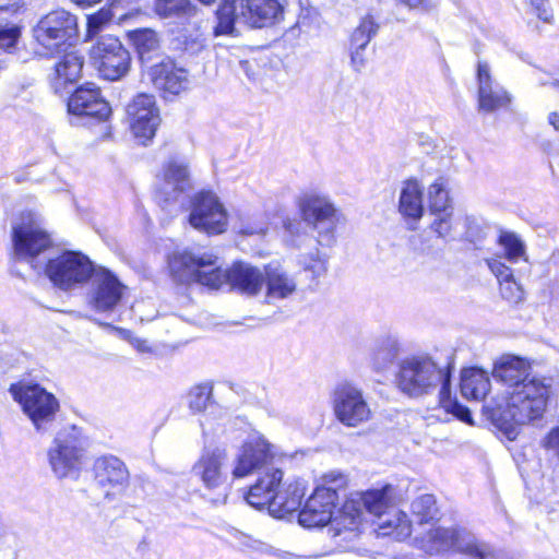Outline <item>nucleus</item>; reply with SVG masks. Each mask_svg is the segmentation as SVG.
<instances>
[{
    "mask_svg": "<svg viewBox=\"0 0 559 559\" xmlns=\"http://www.w3.org/2000/svg\"><path fill=\"white\" fill-rule=\"evenodd\" d=\"M428 200L432 213L447 212L451 207L447 179L439 177L429 186Z\"/></svg>",
    "mask_w": 559,
    "mask_h": 559,
    "instance_id": "35",
    "label": "nucleus"
},
{
    "mask_svg": "<svg viewBox=\"0 0 559 559\" xmlns=\"http://www.w3.org/2000/svg\"><path fill=\"white\" fill-rule=\"evenodd\" d=\"M131 132L140 143L151 141L160 123L159 110L153 95L139 94L127 106Z\"/></svg>",
    "mask_w": 559,
    "mask_h": 559,
    "instance_id": "16",
    "label": "nucleus"
},
{
    "mask_svg": "<svg viewBox=\"0 0 559 559\" xmlns=\"http://www.w3.org/2000/svg\"><path fill=\"white\" fill-rule=\"evenodd\" d=\"M399 343L392 336L377 340L370 352V362L378 370L388 369L399 356Z\"/></svg>",
    "mask_w": 559,
    "mask_h": 559,
    "instance_id": "33",
    "label": "nucleus"
},
{
    "mask_svg": "<svg viewBox=\"0 0 559 559\" xmlns=\"http://www.w3.org/2000/svg\"><path fill=\"white\" fill-rule=\"evenodd\" d=\"M436 218L431 223V229L440 237L445 238L451 235L452 231V214L447 212L435 213Z\"/></svg>",
    "mask_w": 559,
    "mask_h": 559,
    "instance_id": "42",
    "label": "nucleus"
},
{
    "mask_svg": "<svg viewBox=\"0 0 559 559\" xmlns=\"http://www.w3.org/2000/svg\"><path fill=\"white\" fill-rule=\"evenodd\" d=\"M7 97L10 100H15L20 97L26 102L29 100L26 86L23 84H11L7 90Z\"/></svg>",
    "mask_w": 559,
    "mask_h": 559,
    "instance_id": "48",
    "label": "nucleus"
},
{
    "mask_svg": "<svg viewBox=\"0 0 559 559\" xmlns=\"http://www.w3.org/2000/svg\"><path fill=\"white\" fill-rule=\"evenodd\" d=\"M378 31L379 24L372 15L367 14L352 33L350 44L358 48H366Z\"/></svg>",
    "mask_w": 559,
    "mask_h": 559,
    "instance_id": "37",
    "label": "nucleus"
},
{
    "mask_svg": "<svg viewBox=\"0 0 559 559\" xmlns=\"http://www.w3.org/2000/svg\"><path fill=\"white\" fill-rule=\"evenodd\" d=\"M200 2L204 3V4H212L215 2V0H199Z\"/></svg>",
    "mask_w": 559,
    "mask_h": 559,
    "instance_id": "56",
    "label": "nucleus"
},
{
    "mask_svg": "<svg viewBox=\"0 0 559 559\" xmlns=\"http://www.w3.org/2000/svg\"><path fill=\"white\" fill-rule=\"evenodd\" d=\"M168 264L173 278L181 284L195 283L210 289L230 284L233 288L249 296L257 295L264 284V272L258 267L238 262L229 270H223L217 257L212 253L175 252Z\"/></svg>",
    "mask_w": 559,
    "mask_h": 559,
    "instance_id": "1",
    "label": "nucleus"
},
{
    "mask_svg": "<svg viewBox=\"0 0 559 559\" xmlns=\"http://www.w3.org/2000/svg\"><path fill=\"white\" fill-rule=\"evenodd\" d=\"M282 0H223L216 12L215 35H234L235 23L252 27L272 25L283 19Z\"/></svg>",
    "mask_w": 559,
    "mask_h": 559,
    "instance_id": "6",
    "label": "nucleus"
},
{
    "mask_svg": "<svg viewBox=\"0 0 559 559\" xmlns=\"http://www.w3.org/2000/svg\"><path fill=\"white\" fill-rule=\"evenodd\" d=\"M491 273L500 285V294L510 304H519L524 299V289L514 278V271L506 262H501V255L485 260Z\"/></svg>",
    "mask_w": 559,
    "mask_h": 559,
    "instance_id": "28",
    "label": "nucleus"
},
{
    "mask_svg": "<svg viewBox=\"0 0 559 559\" xmlns=\"http://www.w3.org/2000/svg\"><path fill=\"white\" fill-rule=\"evenodd\" d=\"M298 206L304 222L317 233L318 242L332 245L340 222V213L333 202L325 195L306 193L299 199Z\"/></svg>",
    "mask_w": 559,
    "mask_h": 559,
    "instance_id": "10",
    "label": "nucleus"
},
{
    "mask_svg": "<svg viewBox=\"0 0 559 559\" xmlns=\"http://www.w3.org/2000/svg\"><path fill=\"white\" fill-rule=\"evenodd\" d=\"M148 75L156 88L174 95L185 91L189 83L186 70L177 68L170 59L150 67Z\"/></svg>",
    "mask_w": 559,
    "mask_h": 559,
    "instance_id": "27",
    "label": "nucleus"
},
{
    "mask_svg": "<svg viewBox=\"0 0 559 559\" xmlns=\"http://www.w3.org/2000/svg\"><path fill=\"white\" fill-rule=\"evenodd\" d=\"M411 511L420 524L433 521L439 515L436 498L429 493L420 495L414 499Z\"/></svg>",
    "mask_w": 559,
    "mask_h": 559,
    "instance_id": "36",
    "label": "nucleus"
},
{
    "mask_svg": "<svg viewBox=\"0 0 559 559\" xmlns=\"http://www.w3.org/2000/svg\"><path fill=\"white\" fill-rule=\"evenodd\" d=\"M283 472L272 469L260 476L250 487L246 500L257 508H267L274 518L283 519L297 511L305 495L304 487L298 483L282 484Z\"/></svg>",
    "mask_w": 559,
    "mask_h": 559,
    "instance_id": "4",
    "label": "nucleus"
},
{
    "mask_svg": "<svg viewBox=\"0 0 559 559\" xmlns=\"http://www.w3.org/2000/svg\"><path fill=\"white\" fill-rule=\"evenodd\" d=\"M85 451V441L81 429L69 426L56 435L48 449V463L58 478L70 477L78 473Z\"/></svg>",
    "mask_w": 559,
    "mask_h": 559,
    "instance_id": "8",
    "label": "nucleus"
},
{
    "mask_svg": "<svg viewBox=\"0 0 559 559\" xmlns=\"http://www.w3.org/2000/svg\"><path fill=\"white\" fill-rule=\"evenodd\" d=\"M548 122L556 131H559V112L552 111L548 115Z\"/></svg>",
    "mask_w": 559,
    "mask_h": 559,
    "instance_id": "51",
    "label": "nucleus"
},
{
    "mask_svg": "<svg viewBox=\"0 0 559 559\" xmlns=\"http://www.w3.org/2000/svg\"><path fill=\"white\" fill-rule=\"evenodd\" d=\"M227 452L222 448L205 449L192 467L193 474L201 479L207 489H216L226 483L224 466Z\"/></svg>",
    "mask_w": 559,
    "mask_h": 559,
    "instance_id": "23",
    "label": "nucleus"
},
{
    "mask_svg": "<svg viewBox=\"0 0 559 559\" xmlns=\"http://www.w3.org/2000/svg\"><path fill=\"white\" fill-rule=\"evenodd\" d=\"M335 418L347 428H359L372 419V409L358 385L352 382L337 384L332 396Z\"/></svg>",
    "mask_w": 559,
    "mask_h": 559,
    "instance_id": "14",
    "label": "nucleus"
},
{
    "mask_svg": "<svg viewBox=\"0 0 559 559\" xmlns=\"http://www.w3.org/2000/svg\"><path fill=\"white\" fill-rule=\"evenodd\" d=\"M90 258L79 251H64L49 258L44 266L51 283L62 290H71L86 284L95 273Z\"/></svg>",
    "mask_w": 559,
    "mask_h": 559,
    "instance_id": "9",
    "label": "nucleus"
},
{
    "mask_svg": "<svg viewBox=\"0 0 559 559\" xmlns=\"http://www.w3.org/2000/svg\"><path fill=\"white\" fill-rule=\"evenodd\" d=\"M11 391L36 431H48L60 408L57 397L39 384L22 385Z\"/></svg>",
    "mask_w": 559,
    "mask_h": 559,
    "instance_id": "12",
    "label": "nucleus"
},
{
    "mask_svg": "<svg viewBox=\"0 0 559 559\" xmlns=\"http://www.w3.org/2000/svg\"><path fill=\"white\" fill-rule=\"evenodd\" d=\"M94 479L108 499L122 493L129 484V471L116 456L106 455L95 460Z\"/></svg>",
    "mask_w": 559,
    "mask_h": 559,
    "instance_id": "17",
    "label": "nucleus"
},
{
    "mask_svg": "<svg viewBox=\"0 0 559 559\" xmlns=\"http://www.w3.org/2000/svg\"><path fill=\"white\" fill-rule=\"evenodd\" d=\"M109 20L110 15L107 11H99L98 13L91 15L87 21L88 36L95 35Z\"/></svg>",
    "mask_w": 559,
    "mask_h": 559,
    "instance_id": "44",
    "label": "nucleus"
},
{
    "mask_svg": "<svg viewBox=\"0 0 559 559\" xmlns=\"http://www.w3.org/2000/svg\"><path fill=\"white\" fill-rule=\"evenodd\" d=\"M283 558H285V559H293V558H297V556L287 552Z\"/></svg>",
    "mask_w": 559,
    "mask_h": 559,
    "instance_id": "55",
    "label": "nucleus"
},
{
    "mask_svg": "<svg viewBox=\"0 0 559 559\" xmlns=\"http://www.w3.org/2000/svg\"><path fill=\"white\" fill-rule=\"evenodd\" d=\"M11 239L15 259L41 269L38 258L48 251L53 241L44 226V218L37 211H22L12 222Z\"/></svg>",
    "mask_w": 559,
    "mask_h": 559,
    "instance_id": "7",
    "label": "nucleus"
},
{
    "mask_svg": "<svg viewBox=\"0 0 559 559\" xmlns=\"http://www.w3.org/2000/svg\"><path fill=\"white\" fill-rule=\"evenodd\" d=\"M492 377L496 381L507 386V391H513L526 380L535 378L531 376V365L524 358L506 354L499 357L492 368Z\"/></svg>",
    "mask_w": 559,
    "mask_h": 559,
    "instance_id": "24",
    "label": "nucleus"
},
{
    "mask_svg": "<svg viewBox=\"0 0 559 559\" xmlns=\"http://www.w3.org/2000/svg\"><path fill=\"white\" fill-rule=\"evenodd\" d=\"M3 69V64L2 62H0V71Z\"/></svg>",
    "mask_w": 559,
    "mask_h": 559,
    "instance_id": "57",
    "label": "nucleus"
},
{
    "mask_svg": "<svg viewBox=\"0 0 559 559\" xmlns=\"http://www.w3.org/2000/svg\"><path fill=\"white\" fill-rule=\"evenodd\" d=\"M128 38L133 45L142 64H146L160 55V39L152 28H138L128 32Z\"/></svg>",
    "mask_w": 559,
    "mask_h": 559,
    "instance_id": "30",
    "label": "nucleus"
},
{
    "mask_svg": "<svg viewBox=\"0 0 559 559\" xmlns=\"http://www.w3.org/2000/svg\"><path fill=\"white\" fill-rule=\"evenodd\" d=\"M264 283L269 302L288 298L297 289L295 278L278 264H267L264 267Z\"/></svg>",
    "mask_w": 559,
    "mask_h": 559,
    "instance_id": "29",
    "label": "nucleus"
},
{
    "mask_svg": "<svg viewBox=\"0 0 559 559\" xmlns=\"http://www.w3.org/2000/svg\"><path fill=\"white\" fill-rule=\"evenodd\" d=\"M478 82V107L485 112H493L506 108L511 103V95L497 83L490 73L487 62H478L477 67Z\"/></svg>",
    "mask_w": 559,
    "mask_h": 559,
    "instance_id": "21",
    "label": "nucleus"
},
{
    "mask_svg": "<svg viewBox=\"0 0 559 559\" xmlns=\"http://www.w3.org/2000/svg\"><path fill=\"white\" fill-rule=\"evenodd\" d=\"M213 386L202 383L193 386L189 392V406L193 412H203L211 402Z\"/></svg>",
    "mask_w": 559,
    "mask_h": 559,
    "instance_id": "39",
    "label": "nucleus"
},
{
    "mask_svg": "<svg viewBox=\"0 0 559 559\" xmlns=\"http://www.w3.org/2000/svg\"><path fill=\"white\" fill-rule=\"evenodd\" d=\"M83 64L84 58L78 51L72 50L63 55L49 74V83L56 94H63L69 86L79 81Z\"/></svg>",
    "mask_w": 559,
    "mask_h": 559,
    "instance_id": "26",
    "label": "nucleus"
},
{
    "mask_svg": "<svg viewBox=\"0 0 559 559\" xmlns=\"http://www.w3.org/2000/svg\"><path fill=\"white\" fill-rule=\"evenodd\" d=\"M401 499L396 487L391 484L357 492L345 502L342 514L340 518H335L333 523L340 524L338 521L343 520L344 527L353 531L359 524L361 509H365L378 519L377 532L379 536L393 535L397 540H403L411 536L412 523L405 512L394 510V506Z\"/></svg>",
    "mask_w": 559,
    "mask_h": 559,
    "instance_id": "3",
    "label": "nucleus"
},
{
    "mask_svg": "<svg viewBox=\"0 0 559 559\" xmlns=\"http://www.w3.org/2000/svg\"><path fill=\"white\" fill-rule=\"evenodd\" d=\"M498 245L501 251L493 257L501 255V262L507 261L510 266L520 261L527 262L525 245L514 233L502 231L498 238Z\"/></svg>",
    "mask_w": 559,
    "mask_h": 559,
    "instance_id": "34",
    "label": "nucleus"
},
{
    "mask_svg": "<svg viewBox=\"0 0 559 559\" xmlns=\"http://www.w3.org/2000/svg\"><path fill=\"white\" fill-rule=\"evenodd\" d=\"M548 399L549 385L539 378H532L513 391H507L501 419L508 437L512 438L513 426H523L540 419L546 412Z\"/></svg>",
    "mask_w": 559,
    "mask_h": 559,
    "instance_id": "5",
    "label": "nucleus"
},
{
    "mask_svg": "<svg viewBox=\"0 0 559 559\" xmlns=\"http://www.w3.org/2000/svg\"><path fill=\"white\" fill-rule=\"evenodd\" d=\"M365 49L366 48H358L355 47V45H349L350 50V63L355 71L360 72L366 64V57H365Z\"/></svg>",
    "mask_w": 559,
    "mask_h": 559,
    "instance_id": "47",
    "label": "nucleus"
},
{
    "mask_svg": "<svg viewBox=\"0 0 559 559\" xmlns=\"http://www.w3.org/2000/svg\"><path fill=\"white\" fill-rule=\"evenodd\" d=\"M549 86H550L554 91L559 92V80H555V81L550 82V83H549Z\"/></svg>",
    "mask_w": 559,
    "mask_h": 559,
    "instance_id": "53",
    "label": "nucleus"
},
{
    "mask_svg": "<svg viewBox=\"0 0 559 559\" xmlns=\"http://www.w3.org/2000/svg\"><path fill=\"white\" fill-rule=\"evenodd\" d=\"M90 60L99 75L117 81L127 75L131 67V56L122 43L112 35L97 38L90 48Z\"/></svg>",
    "mask_w": 559,
    "mask_h": 559,
    "instance_id": "13",
    "label": "nucleus"
},
{
    "mask_svg": "<svg viewBox=\"0 0 559 559\" xmlns=\"http://www.w3.org/2000/svg\"><path fill=\"white\" fill-rule=\"evenodd\" d=\"M531 7L536 15L546 23L552 20V11L548 0H530Z\"/></svg>",
    "mask_w": 559,
    "mask_h": 559,
    "instance_id": "45",
    "label": "nucleus"
},
{
    "mask_svg": "<svg viewBox=\"0 0 559 559\" xmlns=\"http://www.w3.org/2000/svg\"><path fill=\"white\" fill-rule=\"evenodd\" d=\"M93 289L91 302L99 311L114 309L122 298L124 286L108 270L95 269L92 276Z\"/></svg>",
    "mask_w": 559,
    "mask_h": 559,
    "instance_id": "22",
    "label": "nucleus"
},
{
    "mask_svg": "<svg viewBox=\"0 0 559 559\" xmlns=\"http://www.w3.org/2000/svg\"><path fill=\"white\" fill-rule=\"evenodd\" d=\"M191 189L189 171L186 165L169 162L164 167L163 181L157 190L159 202L165 204L178 201L179 197Z\"/></svg>",
    "mask_w": 559,
    "mask_h": 559,
    "instance_id": "25",
    "label": "nucleus"
},
{
    "mask_svg": "<svg viewBox=\"0 0 559 559\" xmlns=\"http://www.w3.org/2000/svg\"><path fill=\"white\" fill-rule=\"evenodd\" d=\"M156 9L158 14L166 17L173 15L190 16L195 12V8L189 0H157Z\"/></svg>",
    "mask_w": 559,
    "mask_h": 559,
    "instance_id": "38",
    "label": "nucleus"
},
{
    "mask_svg": "<svg viewBox=\"0 0 559 559\" xmlns=\"http://www.w3.org/2000/svg\"><path fill=\"white\" fill-rule=\"evenodd\" d=\"M69 112L76 116L107 119L111 112L109 104L102 96L94 83H86L76 88L68 102Z\"/></svg>",
    "mask_w": 559,
    "mask_h": 559,
    "instance_id": "20",
    "label": "nucleus"
},
{
    "mask_svg": "<svg viewBox=\"0 0 559 559\" xmlns=\"http://www.w3.org/2000/svg\"><path fill=\"white\" fill-rule=\"evenodd\" d=\"M451 366L439 365L430 356L420 355L404 358L395 376L396 386L411 397L433 393L439 386L440 404L445 412L464 423H472L468 408L461 405L450 394Z\"/></svg>",
    "mask_w": 559,
    "mask_h": 559,
    "instance_id": "2",
    "label": "nucleus"
},
{
    "mask_svg": "<svg viewBox=\"0 0 559 559\" xmlns=\"http://www.w3.org/2000/svg\"><path fill=\"white\" fill-rule=\"evenodd\" d=\"M549 86H550L554 91L559 92V80H555V81L550 82V83H549Z\"/></svg>",
    "mask_w": 559,
    "mask_h": 559,
    "instance_id": "54",
    "label": "nucleus"
},
{
    "mask_svg": "<svg viewBox=\"0 0 559 559\" xmlns=\"http://www.w3.org/2000/svg\"><path fill=\"white\" fill-rule=\"evenodd\" d=\"M338 496L332 489L316 488L299 512L298 521L305 527H320L330 523Z\"/></svg>",
    "mask_w": 559,
    "mask_h": 559,
    "instance_id": "19",
    "label": "nucleus"
},
{
    "mask_svg": "<svg viewBox=\"0 0 559 559\" xmlns=\"http://www.w3.org/2000/svg\"><path fill=\"white\" fill-rule=\"evenodd\" d=\"M488 372L480 368H467L462 371L461 393L468 400L481 401L490 392Z\"/></svg>",
    "mask_w": 559,
    "mask_h": 559,
    "instance_id": "32",
    "label": "nucleus"
},
{
    "mask_svg": "<svg viewBox=\"0 0 559 559\" xmlns=\"http://www.w3.org/2000/svg\"><path fill=\"white\" fill-rule=\"evenodd\" d=\"M543 447L554 455L559 456V427L552 428L546 435L543 440Z\"/></svg>",
    "mask_w": 559,
    "mask_h": 559,
    "instance_id": "46",
    "label": "nucleus"
},
{
    "mask_svg": "<svg viewBox=\"0 0 559 559\" xmlns=\"http://www.w3.org/2000/svg\"><path fill=\"white\" fill-rule=\"evenodd\" d=\"M21 37V27L12 24L0 27V48L10 50L15 47Z\"/></svg>",
    "mask_w": 559,
    "mask_h": 559,
    "instance_id": "41",
    "label": "nucleus"
},
{
    "mask_svg": "<svg viewBox=\"0 0 559 559\" xmlns=\"http://www.w3.org/2000/svg\"><path fill=\"white\" fill-rule=\"evenodd\" d=\"M323 484L318 488L332 489L335 495L338 496V490L343 489L347 485V477L341 472L332 471L326 473L323 478Z\"/></svg>",
    "mask_w": 559,
    "mask_h": 559,
    "instance_id": "43",
    "label": "nucleus"
},
{
    "mask_svg": "<svg viewBox=\"0 0 559 559\" xmlns=\"http://www.w3.org/2000/svg\"><path fill=\"white\" fill-rule=\"evenodd\" d=\"M399 211L403 216L415 221L423 216V187L418 180L408 179L403 182L400 192Z\"/></svg>",
    "mask_w": 559,
    "mask_h": 559,
    "instance_id": "31",
    "label": "nucleus"
},
{
    "mask_svg": "<svg viewBox=\"0 0 559 559\" xmlns=\"http://www.w3.org/2000/svg\"><path fill=\"white\" fill-rule=\"evenodd\" d=\"M189 223L198 230L218 235L227 228V211L215 193L202 191L193 198Z\"/></svg>",
    "mask_w": 559,
    "mask_h": 559,
    "instance_id": "15",
    "label": "nucleus"
},
{
    "mask_svg": "<svg viewBox=\"0 0 559 559\" xmlns=\"http://www.w3.org/2000/svg\"><path fill=\"white\" fill-rule=\"evenodd\" d=\"M23 5V0H0V12H16Z\"/></svg>",
    "mask_w": 559,
    "mask_h": 559,
    "instance_id": "49",
    "label": "nucleus"
},
{
    "mask_svg": "<svg viewBox=\"0 0 559 559\" xmlns=\"http://www.w3.org/2000/svg\"><path fill=\"white\" fill-rule=\"evenodd\" d=\"M300 263L314 278L323 276L328 270L326 259L319 251L302 257Z\"/></svg>",
    "mask_w": 559,
    "mask_h": 559,
    "instance_id": "40",
    "label": "nucleus"
},
{
    "mask_svg": "<svg viewBox=\"0 0 559 559\" xmlns=\"http://www.w3.org/2000/svg\"><path fill=\"white\" fill-rule=\"evenodd\" d=\"M131 344L139 352L145 353V352L150 350V347H148L147 342L145 340H141V338L134 337V338L131 340Z\"/></svg>",
    "mask_w": 559,
    "mask_h": 559,
    "instance_id": "50",
    "label": "nucleus"
},
{
    "mask_svg": "<svg viewBox=\"0 0 559 559\" xmlns=\"http://www.w3.org/2000/svg\"><path fill=\"white\" fill-rule=\"evenodd\" d=\"M72 1L80 5H93V4L98 3L100 0H72Z\"/></svg>",
    "mask_w": 559,
    "mask_h": 559,
    "instance_id": "52",
    "label": "nucleus"
},
{
    "mask_svg": "<svg viewBox=\"0 0 559 559\" xmlns=\"http://www.w3.org/2000/svg\"><path fill=\"white\" fill-rule=\"evenodd\" d=\"M273 449L263 436L250 437L235 460L233 476L242 478L265 466L275 455Z\"/></svg>",
    "mask_w": 559,
    "mask_h": 559,
    "instance_id": "18",
    "label": "nucleus"
},
{
    "mask_svg": "<svg viewBox=\"0 0 559 559\" xmlns=\"http://www.w3.org/2000/svg\"><path fill=\"white\" fill-rule=\"evenodd\" d=\"M76 33L78 19L64 9L43 15L32 29L33 38L47 53L58 52Z\"/></svg>",
    "mask_w": 559,
    "mask_h": 559,
    "instance_id": "11",
    "label": "nucleus"
}]
</instances>
